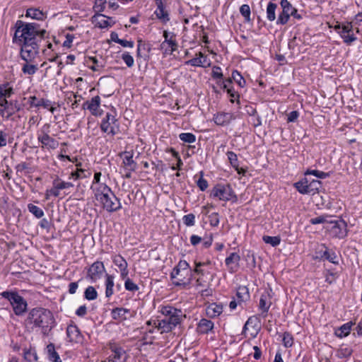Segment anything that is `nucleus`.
Wrapping results in <instances>:
<instances>
[{"instance_id": "aec40b11", "label": "nucleus", "mask_w": 362, "mask_h": 362, "mask_svg": "<svg viewBox=\"0 0 362 362\" xmlns=\"http://www.w3.org/2000/svg\"><path fill=\"white\" fill-rule=\"evenodd\" d=\"M240 256L237 252L230 253L225 259L226 266L230 273L236 272L240 267Z\"/></svg>"}, {"instance_id": "9b49d317", "label": "nucleus", "mask_w": 362, "mask_h": 362, "mask_svg": "<svg viewBox=\"0 0 362 362\" xmlns=\"http://www.w3.org/2000/svg\"><path fill=\"white\" fill-rule=\"evenodd\" d=\"M353 26L352 22H346L342 23L337 22L334 26V30L343 39L344 42L348 45H351L357 40V37L354 33Z\"/></svg>"}, {"instance_id": "052dcab7", "label": "nucleus", "mask_w": 362, "mask_h": 362, "mask_svg": "<svg viewBox=\"0 0 362 362\" xmlns=\"http://www.w3.org/2000/svg\"><path fill=\"white\" fill-rule=\"evenodd\" d=\"M182 315V313L180 310V313H179V314H173L172 315L167 317L166 320H168L170 324L172 325L173 327L175 328L178 324L180 323Z\"/></svg>"}, {"instance_id": "c9c22d12", "label": "nucleus", "mask_w": 362, "mask_h": 362, "mask_svg": "<svg viewBox=\"0 0 362 362\" xmlns=\"http://www.w3.org/2000/svg\"><path fill=\"white\" fill-rule=\"evenodd\" d=\"M47 358L52 362H62L59 355L55 351L54 344L52 343L49 344L46 347Z\"/></svg>"}, {"instance_id": "72a5a7b5", "label": "nucleus", "mask_w": 362, "mask_h": 362, "mask_svg": "<svg viewBox=\"0 0 362 362\" xmlns=\"http://www.w3.org/2000/svg\"><path fill=\"white\" fill-rule=\"evenodd\" d=\"M177 46V45L176 41H163L160 44V49L163 51L165 55H170L176 50Z\"/></svg>"}, {"instance_id": "e433bc0d", "label": "nucleus", "mask_w": 362, "mask_h": 362, "mask_svg": "<svg viewBox=\"0 0 362 362\" xmlns=\"http://www.w3.org/2000/svg\"><path fill=\"white\" fill-rule=\"evenodd\" d=\"M9 102L6 98L0 100V115L8 119L12 115L13 112L9 109Z\"/></svg>"}, {"instance_id": "7ed1b4c3", "label": "nucleus", "mask_w": 362, "mask_h": 362, "mask_svg": "<svg viewBox=\"0 0 362 362\" xmlns=\"http://www.w3.org/2000/svg\"><path fill=\"white\" fill-rule=\"evenodd\" d=\"M92 194L95 205L107 212L117 211L122 208L120 200L108 185L92 192Z\"/></svg>"}, {"instance_id": "5fc2aeb1", "label": "nucleus", "mask_w": 362, "mask_h": 362, "mask_svg": "<svg viewBox=\"0 0 362 362\" xmlns=\"http://www.w3.org/2000/svg\"><path fill=\"white\" fill-rule=\"evenodd\" d=\"M263 240L265 243L269 244L273 247L279 245L281 243V238L279 236L264 235Z\"/></svg>"}, {"instance_id": "0eeeda50", "label": "nucleus", "mask_w": 362, "mask_h": 362, "mask_svg": "<svg viewBox=\"0 0 362 362\" xmlns=\"http://www.w3.org/2000/svg\"><path fill=\"white\" fill-rule=\"evenodd\" d=\"M117 113L115 109L110 112H107L101 121L100 129L108 135L115 136L119 132V123L116 118Z\"/></svg>"}, {"instance_id": "9d476101", "label": "nucleus", "mask_w": 362, "mask_h": 362, "mask_svg": "<svg viewBox=\"0 0 362 362\" xmlns=\"http://www.w3.org/2000/svg\"><path fill=\"white\" fill-rule=\"evenodd\" d=\"M35 42L17 45L21 47V58L25 62H33L40 53V43Z\"/></svg>"}, {"instance_id": "39448f33", "label": "nucleus", "mask_w": 362, "mask_h": 362, "mask_svg": "<svg viewBox=\"0 0 362 362\" xmlns=\"http://www.w3.org/2000/svg\"><path fill=\"white\" fill-rule=\"evenodd\" d=\"M210 197L221 202H236L238 197L230 184L218 183L211 190Z\"/></svg>"}, {"instance_id": "603ef678", "label": "nucleus", "mask_w": 362, "mask_h": 362, "mask_svg": "<svg viewBox=\"0 0 362 362\" xmlns=\"http://www.w3.org/2000/svg\"><path fill=\"white\" fill-rule=\"evenodd\" d=\"M23 357L29 362H34L37 360V356L35 350L33 349H24Z\"/></svg>"}, {"instance_id": "c03bdc74", "label": "nucleus", "mask_w": 362, "mask_h": 362, "mask_svg": "<svg viewBox=\"0 0 362 362\" xmlns=\"http://www.w3.org/2000/svg\"><path fill=\"white\" fill-rule=\"evenodd\" d=\"M180 310L170 305H165L160 308V313L165 316V318L168 317L173 314H179Z\"/></svg>"}, {"instance_id": "69168bd1", "label": "nucleus", "mask_w": 362, "mask_h": 362, "mask_svg": "<svg viewBox=\"0 0 362 362\" xmlns=\"http://www.w3.org/2000/svg\"><path fill=\"white\" fill-rule=\"evenodd\" d=\"M122 59L128 67H132L134 66V59L129 52H124L122 54Z\"/></svg>"}, {"instance_id": "f257e3e1", "label": "nucleus", "mask_w": 362, "mask_h": 362, "mask_svg": "<svg viewBox=\"0 0 362 362\" xmlns=\"http://www.w3.org/2000/svg\"><path fill=\"white\" fill-rule=\"evenodd\" d=\"M15 32L13 43L16 45L41 42L47 34V31L36 23H26L18 20L15 23Z\"/></svg>"}, {"instance_id": "0e129e2a", "label": "nucleus", "mask_w": 362, "mask_h": 362, "mask_svg": "<svg viewBox=\"0 0 362 362\" xmlns=\"http://www.w3.org/2000/svg\"><path fill=\"white\" fill-rule=\"evenodd\" d=\"M228 159L230 163V165L233 166V168H238V156L236 153H235L233 151H228L227 153Z\"/></svg>"}, {"instance_id": "8fccbe9b", "label": "nucleus", "mask_w": 362, "mask_h": 362, "mask_svg": "<svg viewBox=\"0 0 362 362\" xmlns=\"http://www.w3.org/2000/svg\"><path fill=\"white\" fill-rule=\"evenodd\" d=\"M31 63L32 62H26L23 64L22 67V71L23 74L28 75H34L37 72L38 69L37 65L33 64Z\"/></svg>"}, {"instance_id": "f8f14e48", "label": "nucleus", "mask_w": 362, "mask_h": 362, "mask_svg": "<svg viewBox=\"0 0 362 362\" xmlns=\"http://www.w3.org/2000/svg\"><path fill=\"white\" fill-rule=\"evenodd\" d=\"M106 269L103 262L96 261L93 262L88 269L86 278L92 283H95L101 279Z\"/></svg>"}, {"instance_id": "5701e85b", "label": "nucleus", "mask_w": 362, "mask_h": 362, "mask_svg": "<svg viewBox=\"0 0 362 362\" xmlns=\"http://www.w3.org/2000/svg\"><path fill=\"white\" fill-rule=\"evenodd\" d=\"M157 8L154 12L156 16L162 23H166L170 21L169 14L165 9L163 0H155Z\"/></svg>"}, {"instance_id": "a19ab883", "label": "nucleus", "mask_w": 362, "mask_h": 362, "mask_svg": "<svg viewBox=\"0 0 362 362\" xmlns=\"http://www.w3.org/2000/svg\"><path fill=\"white\" fill-rule=\"evenodd\" d=\"M332 220V216L328 214H323L315 218H313L310 220V223L313 225L320 224V223H330Z\"/></svg>"}, {"instance_id": "49530a36", "label": "nucleus", "mask_w": 362, "mask_h": 362, "mask_svg": "<svg viewBox=\"0 0 362 362\" xmlns=\"http://www.w3.org/2000/svg\"><path fill=\"white\" fill-rule=\"evenodd\" d=\"M28 209L29 212L35 216L37 218H40L45 215L44 211L41 208L33 204H28Z\"/></svg>"}, {"instance_id": "6e6552de", "label": "nucleus", "mask_w": 362, "mask_h": 362, "mask_svg": "<svg viewBox=\"0 0 362 362\" xmlns=\"http://www.w3.org/2000/svg\"><path fill=\"white\" fill-rule=\"evenodd\" d=\"M280 5L282 11L277 18V24H286L291 16L297 20L302 19V16L298 13V10L288 0H281Z\"/></svg>"}, {"instance_id": "4d7b16f0", "label": "nucleus", "mask_w": 362, "mask_h": 362, "mask_svg": "<svg viewBox=\"0 0 362 362\" xmlns=\"http://www.w3.org/2000/svg\"><path fill=\"white\" fill-rule=\"evenodd\" d=\"M179 138L181 141L188 144H192L196 141V136L192 133H181L179 135Z\"/></svg>"}, {"instance_id": "4468645a", "label": "nucleus", "mask_w": 362, "mask_h": 362, "mask_svg": "<svg viewBox=\"0 0 362 362\" xmlns=\"http://www.w3.org/2000/svg\"><path fill=\"white\" fill-rule=\"evenodd\" d=\"M329 230L333 237L338 238H344L347 235L346 223L342 220H331Z\"/></svg>"}, {"instance_id": "de8ad7c7", "label": "nucleus", "mask_w": 362, "mask_h": 362, "mask_svg": "<svg viewBox=\"0 0 362 362\" xmlns=\"http://www.w3.org/2000/svg\"><path fill=\"white\" fill-rule=\"evenodd\" d=\"M84 298L88 300H95L98 298V292L93 286H89L85 290Z\"/></svg>"}, {"instance_id": "6e6d98bb", "label": "nucleus", "mask_w": 362, "mask_h": 362, "mask_svg": "<svg viewBox=\"0 0 362 362\" xmlns=\"http://www.w3.org/2000/svg\"><path fill=\"white\" fill-rule=\"evenodd\" d=\"M305 175H313L317 178L325 179L329 176V174L327 173H325L317 170H308L305 173Z\"/></svg>"}, {"instance_id": "1a4fd4ad", "label": "nucleus", "mask_w": 362, "mask_h": 362, "mask_svg": "<svg viewBox=\"0 0 362 362\" xmlns=\"http://www.w3.org/2000/svg\"><path fill=\"white\" fill-rule=\"evenodd\" d=\"M296 189L303 194H314L317 192L321 186V182L312 179L308 175H305V177L294 184Z\"/></svg>"}, {"instance_id": "2eb2a0df", "label": "nucleus", "mask_w": 362, "mask_h": 362, "mask_svg": "<svg viewBox=\"0 0 362 362\" xmlns=\"http://www.w3.org/2000/svg\"><path fill=\"white\" fill-rule=\"evenodd\" d=\"M100 103L101 99L100 96L96 95L83 103V108L89 110L93 116H100L103 114V110L100 109Z\"/></svg>"}, {"instance_id": "423d86ee", "label": "nucleus", "mask_w": 362, "mask_h": 362, "mask_svg": "<svg viewBox=\"0 0 362 362\" xmlns=\"http://www.w3.org/2000/svg\"><path fill=\"white\" fill-rule=\"evenodd\" d=\"M0 295L9 301L16 315H21L25 313L27 303L17 292L5 291L1 292Z\"/></svg>"}, {"instance_id": "cd10ccee", "label": "nucleus", "mask_w": 362, "mask_h": 362, "mask_svg": "<svg viewBox=\"0 0 362 362\" xmlns=\"http://www.w3.org/2000/svg\"><path fill=\"white\" fill-rule=\"evenodd\" d=\"M322 252L323 254L320 256H316L315 258L325 259L335 264H339V258L335 252L330 250L327 247H325V250H322Z\"/></svg>"}, {"instance_id": "b1692460", "label": "nucleus", "mask_w": 362, "mask_h": 362, "mask_svg": "<svg viewBox=\"0 0 362 362\" xmlns=\"http://www.w3.org/2000/svg\"><path fill=\"white\" fill-rule=\"evenodd\" d=\"M38 141L41 144L42 148L48 151L57 149L59 146V141L50 136L37 138Z\"/></svg>"}, {"instance_id": "680f3d73", "label": "nucleus", "mask_w": 362, "mask_h": 362, "mask_svg": "<svg viewBox=\"0 0 362 362\" xmlns=\"http://www.w3.org/2000/svg\"><path fill=\"white\" fill-rule=\"evenodd\" d=\"M211 264L210 260L206 262H194V268L193 269L194 273L197 274H204V271L201 269L202 267H205Z\"/></svg>"}, {"instance_id": "bf43d9fd", "label": "nucleus", "mask_w": 362, "mask_h": 362, "mask_svg": "<svg viewBox=\"0 0 362 362\" xmlns=\"http://www.w3.org/2000/svg\"><path fill=\"white\" fill-rule=\"evenodd\" d=\"M240 13L246 22L250 21V8L247 4H243L240 8Z\"/></svg>"}, {"instance_id": "473e14b6", "label": "nucleus", "mask_w": 362, "mask_h": 362, "mask_svg": "<svg viewBox=\"0 0 362 362\" xmlns=\"http://www.w3.org/2000/svg\"><path fill=\"white\" fill-rule=\"evenodd\" d=\"M354 324L352 322H348L344 325H342L340 327H339L335 331V334L337 337L339 338H344L347 337L351 330V327Z\"/></svg>"}, {"instance_id": "774afa93", "label": "nucleus", "mask_w": 362, "mask_h": 362, "mask_svg": "<svg viewBox=\"0 0 362 362\" xmlns=\"http://www.w3.org/2000/svg\"><path fill=\"white\" fill-rule=\"evenodd\" d=\"M183 223L187 226H192L195 223V216L193 214L185 215L182 218Z\"/></svg>"}, {"instance_id": "4be33fe9", "label": "nucleus", "mask_w": 362, "mask_h": 362, "mask_svg": "<svg viewBox=\"0 0 362 362\" xmlns=\"http://www.w3.org/2000/svg\"><path fill=\"white\" fill-rule=\"evenodd\" d=\"M92 22L100 28H106L113 25L110 18L100 13H95L92 18Z\"/></svg>"}, {"instance_id": "f704fd0d", "label": "nucleus", "mask_w": 362, "mask_h": 362, "mask_svg": "<svg viewBox=\"0 0 362 362\" xmlns=\"http://www.w3.org/2000/svg\"><path fill=\"white\" fill-rule=\"evenodd\" d=\"M25 16L38 21H42L46 18V14L45 13L38 8H34L27 9Z\"/></svg>"}, {"instance_id": "37998d69", "label": "nucleus", "mask_w": 362, "mask_h": 362, "mask_svg": "<svg viewBox=\"0 0 362 362\" xmlns=\"http://www.w3.org/2000/svg\"><path fill=\"white\" fill-rule=\"evenodd\" d=\"M124 170H129L130 171H134L136 170V163L133 160L132 156H126L123 158L122 162Z\"/></svg>"}, {"instance_id": "c85d7f7f", "label": "nucleus", "mask_w": 362, "mask_h": 362, "mask_svg": "<svg viewBox=\"0 0 362 362\" xmlns=\"http://www.w3.org/2000/svg\"><path fill=\"white\" fill-rule=\"evenodd\" d=\"M114 276L112 275L106 274L105 286V297L110 298L114 294Z\"/></svg>"}, {"instance_id": "bb28decb", "label": "nucleus", "mask_w": 362, "mask_h": 362, "mask_svg": "<svg viewBox=\"0 0 362 362\" xmlns=\"http://www.w3.org/2000/svg\"><path fill=\"white\" fill-rule=\"evenodd\" d=\"M107 186V185L102 181V173L96 172L94 174L93 179L90 185V190L92 192Z\"/></svg>"}, {"instance_id": "7c9ffc66", "label": "nucleus", "mask_w": 362, "mask_h": 362, "mask_svg": "<svg viewBox=\"0 0 362 362\" xmlns=\"http://www.w3.org/2000/svg\"><path fill=\"white\" fill-rule=\"evenodd\" d=\"M13 88L10 83H0V100L10 98L13 94Z\"/></svg>"}, {"instance_id": "2f4dec72", "label": "nucleus", "mask_w": 362, "mask_h": 362, "mask_svg": "<svg viewBox=\"0 0 362 362\" xmlns=\"http://www.w3.org/2000/svg\"><path fill=\"white\" fill-rule=\"evenodd\" d=\"M214 322L207 319H202L198 323V330L200 333L207 334L214 328Z\"/></svg>"}, {"instance_id": "ddd939ff", "label": "nucleus", "mask_w": 362, "mask_h": 362, "mask_svg": "<svg viewBox=\"0 0 362 362\" xmlns=\"http://www.w3.org/2000/svg\"><path fill=\"white\" fill-rule=\"evenodd\" d=\"M110 354L103 362H125L127 354L123 348L115 344L110 345Z\"/></svg>"}, {"instance_id": "4c0bfd02", "label": "nucleus", "mask_w": 362, "mask_h": 362, "mask_svg": "<svg viewBox=\"0 0 362 362\" xmlns=\"http://www.w3.org/2000/svg\"><path fill=\"white\" fill-rule=\"evenodd\" d=\"M52 185L55 187V188L57 189L59 192H60V190L69 189L70 187H74V185L71 182H65L58 177H57L52 181Z\"/></svg>"}, {"instance_id": "412c9836", "label": "nucleus", "mask_w": 362, "mask_h": 362, "mask_svg": "<svg viewBox=\"0 0 362 362\" xmlns=\"http://www.w3.org/2000/svg\"><path fill=\"white\" fill-rule=\"evenodd\" d=\"M66 337L70 342L79 343L82 341V335L78 327L75 325H69L66 328Z\"/></svg>"}, {"instance_id": "13d9d810", "label": "nucleus", "mask_w": 362, "mask_h": 362, "mask_svg": "<svg viewBox=\"0 0 362 362\" xmlns=\"http://www.w3.org/2000/svg\"><path fill=\"white\" fill-rule=\"evenodd\" d=\"M51 125L49 123L44 124L41 128L37 132V138L50 136Z\"/></svg>"}, {"instance_id": "a18cd8bd", "label": "nucleus", "mask_w": 362, "mask_h": 362, "mask_svg": "<svg viewBox=\"0 0 362 362\" xmlns=\"http://www.w3.org/2000/svg\"><path fill=\"white\" fill-rule=\"evenodd\" d=\"M124 280V288L127 291L135 292L139 290V286L129 278V275H127L125 278H121Z\"/></svg>"}, {"instance_id": "c756f323", "label": "nucleus", "mask_w": 362, "mask_h": 362, "mask_svg": "<svg viewBox=\"0 0 362 362\" xmlns=\"http://www.w3.org/2000/svg\"><path fill=\"white\" fill-rule=\"evenodd\" d=\"M223 312V306L220 304L211 303L207 306L206 313L209 317H215Z\"/></svg>"}, {"instance_id": "a878e982", "label": "nucleus", "mask_w": 362, "mask_h": 362, "mask_svg": "<svg viewBox=\"0 0 362 362\" xmlns=\"http://www.w3.org/2000/svg\"><path fill=\"white\" fill-rule=\"evenodd\" d=\"M233 119V114L230 112H218L214 115L213 120L218 126L228 124Z\"/></svg>"}, {"instance_id": "58836bf2", "label": "nucleus", "mask_w": 362, "mask_h": 362, "mask_svg": "<svg viewBox=\"0 0 362 362\" xmlns=\"http://www.w3.org/2000/svg\"><path fill=\"white\" fill-rule=\"evenodd\" d=\"M236 296L239 300V302L247 301L250 298L248 288L244 286H239L237 289Z\"/></svg>"}, {"instance_id": "338daca9", "label": "nucleus", "mask_w": 362, "mask_h": 362, "mask_svg": "<svg viewBox=\"0 0 362 362\" xmlns=\"http://www.w3.org/2000/svg\"><path fill=\"white\" fill-rule=\"evenodd\" d=\"M106 0H95L93 9L96 13L103 12L105 8Z\"/></svg>"}, {"instance_id": "3c124183", "label": "nucleus", "mask_w": 362, "mask_h": 362, "mask_svg": "<svg viewBox=\"0 0 362 362\" xmlns=\"http://www.w3.org/2000/svg\"><path fill=\"white\" fill-rule=\"evenodd\" d=\"M158 327L162 332H168L174 329L173 325L170 324L169 321L166 320V318L158 321Z\"/></svg>"}, {"instance_id": "864d4df0", "label": "nucleus", "mask_w": 362, "mask_h": 362, "mask_svg": "<svg viewBox=\"0 0 362 362\" xmlns=\"http://www.w3.org/2000/svg\"><path fill=\"white\" fill-rule=\"evenodd\" d=\"M352 350L347 346H341L337 351V356L340 358H347L351 356Z\"/></svg>"}, {"instance_id": "09e8293b", "label": "nucleus", "mask_w": 362, "mask_h": 362, "mask_svg": "<svg viewBox=\"0 0 362 362\" xmlns=\"http://www.w3.org/2000/svg\"><path fill=\"white\" fill-rule=\"evenodd\" d=\"M232 81H235L240 88H243L245 86V80L237 70H234L231 75Z\"/></svg>"}, {"instance_id": "e2e57ef3", "label": "nucleus", "mask_w": 362, "mask_h": 362, "mask_svg": "<svg viewBox=\"0 0 362 362\" xmlns=\"http://www.w3.org/2000/svg\"><path fill=\"white\" fill-rule=\"evenodd\" d=\"M282 341L285 347H291L293 344V337L289 332H284L283 334Z\"/></svg>"}, {"instance_id": "ea45409f", "label": "nucleus", "mask_w": 362, "mask_h": 362, "mask_svg": "<svg viewBox=\"0 0 362 362\" xmlns=\"http://www.w3.org/2000/svg\"><path fill=\"white\" fill-rule=\"evenodd\" d=\"M277 5L272 1L269 2L267 6V18L269 21H274L276 19V10Z\"/></svg>"}, {"instance_id": "6ab92c4d", "label": "nucleus", "mask_w": 362, "mask_h": 362, "mask_svg": "<svg viewBox=\"0 0 362 362\" xmlns=\"http://www.w3.org/2000/svg\"><path fill=\"white\" fill-rule=\"evenodd\" d=\"M136 312L124 308H116L112 310L111 315L114 320H125L134 317Z\"/></svg>"}, {"instance_id": "393cba45", "label": "nucleus", "mask_w": 362, "mask_h": 362, "mask_svg": "<svg viewBox=\"0 0 362 362\" xmlns=\"http://www.w3.org/2000/svg\"><path fill=\"white\" fill-rule=\"evenodd\" d=\"M272 305L271 297L268 292L262 293L259 299V308L261 310L262 315L265 317L267 312Z\"/></svg>"}, {"instance_id": "79ce46f5", "label": "nucleus", "mask_w": 362, "mask_h": 362, "mask_svg": "<svg viewBox=\"0 0 362 362\" xmlns=\"http://www.w3.org/2000/svg\"><path fill=\"white\" fill-rule=\"evenodd\" d=\"M90 172L83 170L82 168H77L75 172L71 173L70 175V178H74V180L78 179H84L86 177H89L90 176Z\"/></svg>"}, {"instance_id": "f03ea898", "label": "nucleus", "mask_w": 362, "mask_h": 362, "mask_svg": "<svg viewBox=\"0 0 362 362\" xmlns=\"http://www.w3.org/2000/svg\"><path fill=\"white\" fill-rule=\"evenodd\" d=\"M27 322L35 327L40 328L45 335H47L55 326V320L52 312L42 308L32 309L28 313Z\"/></svg>"}, {"instance_id": "f3484780", "label": "nucleus", "mask_w": 362, "mask_h": 362, "mask_svg": "<svg viewBox=\"0 0 362 362\" xmlns=\"http://www.w3.org/2000/svg\"><path fill=\"white\" fill-rule=\"evenodd\" d=\"M210 59L202 52H199L196 57L185 62V64L192 66L209 67L211 66Z\"/></svg>"}, {"instance_id": "a211bd4d", "label": "nucleus", "mask_w": 362, "mask_h": 362, "mask_svg": "<svg viewBox=\"0 0 362 362\" xmlns=\"http://www.w3.org/2000/svg\"><path fill=\"white\" fill-rule=\"evenodd\" d=\"M112 260L119 269L120 278H125L127 275H129L128 263L121 255H112Z\"/></svg>"}, {"instance_id": "dca6fc26", "label": "nucleus", "mask_w": 362, "mask_h": 362, "mask_svg": "<svg viewBox=\"0 0 362 362\" xmlns=\"http://www.w3.org/2000/svg\"><path fill=\"white\" fill-rule=\"evenodd\" d=\"M35 100H37V97L35 95L30 96L28 98V103L31 107H42L45 109L49 110L52 113H54V112L58 109V107L56 105V103L52 102L48 99H39L37 103H35Z\"/></svg>"}, {"instance_id": "20e7f679", "label": "nucleus", "mask_w": 362, "mask_h": 362, "mask_svg": "<svg viewBox=\"0 0 362 362\" xmlns=\"http://www.w3.org/2000/svg\"><path fill=\"white\" fill-rule=\"evenodd\" d=\"M193 270L186 260H180L170 273L173 284L183 288L189 286L193 277Z\"/></svg>"}]
</instances>
